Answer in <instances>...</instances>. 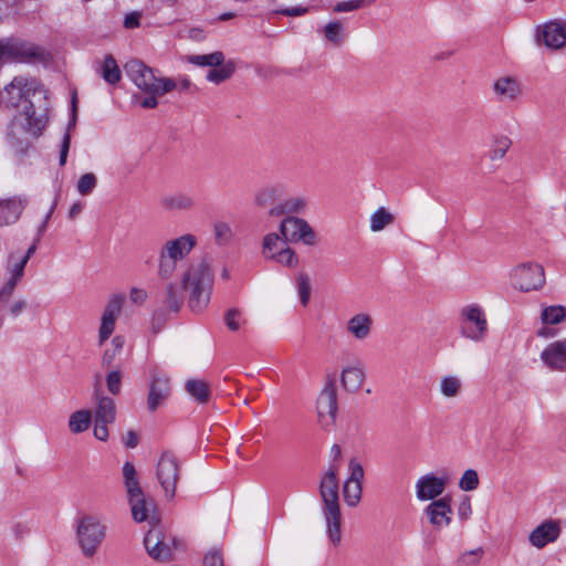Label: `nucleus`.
I'll list each match as a JSON object with an SVG mask.
<instances>
[{"instance_id": "nucleus-1", "label": "nucleus", "mask_w": 566, "mask_h": 566, "mask_svg": "<svg viewBox=\"0 0 566 566\" xmlns=\"http://www.w3.org/2000/svg\"><path fill=\"white\" fill-rule=\"evenodd\" d=\"M0 105L18 109L8 128V137L13 144H29L48 125L49 104L45 92L33 78L15 76L0 93Z\"/></svg>"}, {"instance_id": "nucleus-2", "label": "nucleus", "mask_w": 566, "mask_h": 566, "mask_svg": "<svg viewBox=\"0 0 566 566\" xmlns=\"http://www.w3.org/2000/svg\"><path fill=\"white\" fill-rule=\"evenodd\" d=\"M126 75L139 88L146 93V97L134 96L135 103L140 107L151 109L158 106V97L175 90L180 92L188 91L191 82L187 77H163L139 60H130L125 66Z\"/></svg>"}, {"instance_id": "nucleus-3", "label": "nucleus", "mask_w": 566, "mask_h": 566, "mask_svg": "<svg viewBox=\"0 0 566 566\" xmlns=\"http://www.w3.org/2000/svg\"><path fill=\"white\" fill-rule=\"evenodd\" d=\"M182 289L188 293V306L193 313H202L211 297L213 277L205 262L190 264L181 276Z\"/></svg>"}, {"instance_id": "nucleus-4", "label": "nucleus", "mask_w": 566, "mask_h": 566, "mask_svg": "<svg viewBox=\"0 0 566 566\" xmlns=\"http://www.w3.org/2000/svg\"><path fill=\"white\" fill-rule=\"evenodd\" d=\"M338 465L331 464L319 485V493L324 503L323 513L326 521L327 534L334 545L342 539L340 510L338 504V481L336 478Z\"/></svg>"}, {"instance_id": "nucleus-5", "label": "nucleus", "mask_w": 566, "mask_h": 566, "mask_svg": "<svg viewBox=\"0 0 566 566\" xmlns=\"http://www.w3.org/2000/svg\"><path fill=\"white\" fill-rule=\"evenodd\" d=\"M198 240L191 233L166 240L158 252V276L170 279L177 271L179 262L184 261L196 248Z\"/></svg>"}, {"instance_id": "nucleus-6", "label": "nucleus", "mask_w": 566, "mask_h": 566, "mask_svg": "<svg viewBox=\"0 0 566 566\" xmlns=\"http://www.w3.org/2000/svg\"><path fill=\"white\" fill-rule=\"evenodd\" d=\"M106 536V526L95 515H83L76 521V538L85 557H93Z\"/></svg>"}, {"instance_id": "nucleus-7", "label": "nucleus", "mask_w": 566, "mask_h": 566, "mask_svg": "<svg viewBox=\"0 0 566 566\" xmlns=\"http://www.w3.org/2000/svg\"><path fill=\"white\" fill-rule=\"evenodd\" d=\"M459 333L462 337L475 343L483 342L489 333L485 310L476 304L464 305L459 314Z\"/></svg>"}, {"instance_id": "nucleus-8", "label": "nucleus", "mask_w": 566, "mask_h": 566, "mask_svg": "<svg viewBox=\"0 0 566 566\" xmlns=\"http://www.w3.org/2000/svg\"><path fill=\"white\" fill-rule=\"evenodd\" d=\"M46 56L44 49L19 38L0 39V62L31 63L44 61Z\"/></svg>"}, {"instance_id": "nucleus-9", "label": "nucleus", "mask_w": 566, "mask_h": 566, "mask_svg": "<svg viewBox=\"0 0 566 566\" xmlns=\"http://www.w3.org/2000/svg\"><path fill=\"white\" fill-rule=\"evenodd\" d=\"M287 243L281 232H269L262 239L261 253L266 260L294 269L298 264V258Z\"/></svg>"}, {"instance_id": "nucleus-10", "label": "nucleus", "mask_w": 566, "mask_h": 566, "mask_svg": "<svg viewBox=\"0 0 566 566\" xmlns=\"http://www.w3.org/2000/svg\"><path fill=\"white\" fill-rule=\"evenodd\" d=\"M279 230L287 242H302L308 247H313L317 243L315 230L303 218L287 216L281 221Z\"/></svg>"}, {"instance_id": "nucleus-11", "label": "nucleus", "mask_w": 566, "mask_h": 566, "mask_svg": "<svg viewBox=\"0 0 566 566\" xmlns=\"http://www.w3.org/2000/svg\"><path fill=\"white\" fill-rule=\"evenodd\" d=\"M156 476L167 500L176 495V486L180 478L179 462L171 452H164L157 462Z\"/></svg>"}, {"instance_id": "nucleus-12", "label": "nucleus", "mask_w": 566, "mask_h": 566, "mask_svg": "<svg viewBox=\"0 0 566 566\" xmlns=\"http://www.w3.org/2000/svg\"><path fill=\"white\" fill-rule=\"evenodd\" d=\"M511 280L516 290L522 292L537 291L545 283L544 269L535 263L520 264L512 270Z\"/></svg>"}, {"instance_id": "nucleus-13", "label": "nucleus", "mask_w": 566, "mask_h": 566, "mask_svg": "<svg viewBox=\"0 0 566 566\" xmlns=\"http://www.w3.org/2000/svg\"><path fill=\"white\" fill-rule=\"evenodd\" d=\"M449 480L447 473L438 475L434 472H428L420 475L415 482L416 499L420 502H433L441 499Z\"/></svg>"}, {"instance_id": "nucleus-14", "label": "nucleus", "mask_w": 566, "mask_h": 566, "mask_svg": "<svg viewBox=\"0 0 566 566\" xmlns=\"http://www.w3.org/2000/svg\"><path fill=\"white\" fill-rule=\"evenodd\" d=\"M144 545L153 559L167 563L172 558V548L176 545V541L160 528L153 527L147 532Z\"/></svg>"}, {"instance_id": "nucleus-15", "label": "nucleus", "mask_w": 566, "mask_h": 566, "mask_svg": "<svg viewBox=\"0 0 566 566\" xmlns=\"http://www.w3.org/2000/svg\"><path fill=\"white\" fill-rule=\"evenodd\" d=\"M316 409L319 424L324 429L333 427L337 413L336 386L333 380H329L319 392Z\"/></svg>"}, {"instance_id": "nucleus-16", "label": "nucleus", "mask_w": 566, "mask_h": 566, "mask_svg": "<svg viewBox=\"0 0 566 566\" xmlns=\"http://www.w3.org/2000/svg\"><path fill=\"white\" fill-rule=\"evenodd\" d=\"M422 515L436 531L449 527L453 521L451 497L442 496L437 501L430 502L424 506Z\"/></svg>"}, {"instance_id": "nucleus-17", "label": "nucleus", "mask_w": 566, "mask_h": 566, "mask_svg": "<svg viewBox=\"0 0 566 566\" xmlns=\"http://www.w3.org/2000/svg\"><path fill=\"white\" fill-rule=\"evenodd\" d=\"M537 41L546 48L559 51L566 48V20H551L537 28Z\"/></svg>"}, {"instance_id": "nucleus-18", "label": "nucleus", "mask_w": 566, "mask_h": 566, "mask_svg": "<svg viewBox=\"0 0 566 566\" xmlns=\"http://www.w3.org/2000/svg\"><path fill=\"white\" fill-rule=\"evenodd\" d=\"M492 93L500 103H513L523 95L521 81L513 75H501L492 83Z\"/></svg>"}, {"instance_id": "nucleus-19", "label": "nucleus", "mask_w": 566, "mask_h": 566, "mask_svg": "<svg viewBox=\"0 0 566 566\" xmlns=\"http://www.w3.org/2000/svg\"><path fill=\"white\" fill-rule=\"evenodd\" d=\"M124 296L123 295H113L103 312L102 318H101V326L98 329V344L103 345L109 336L113 334L115 329V324L117 321V317L122 313L123 304H124Z\"/></svg>"}, {"instance_id": "nucleus-20", "label": "nucleus", "mask_w": 566, "mask_h": 566, "mask_svg": "<svg viewBox=\"0 0 566 566\" xmlns=\"http://www.w3.org/2000/svg\"><path fill=\"white\" fill-rule=\"evenodd\" d=\"M25 265V261L20 258L18 252H12L8 255L6 262V271L9 276L3 286L0 289V300H10L15 286L24 275Z\"/></svg>"}, {"instance_id": "nucleus-21", "label": "nucleus", "mask_w": 566, "mask_h": 566, "mask_svg": "<svg viewBox=\"0 0 566 566\" xmlns=\"http://www.w3.org/2000/svg\"><path fill=\"white\" fill-rule=\"evenodd\" d=\"M349 476L344 484V499L347 505L356 506L361 499V481L364 479V469L361 464L352 459L348 464Z\"/></svg>"}, {"instance_id": "nucleus-22", "label": "nucleus", "mask_w": 566, "mask_h": 566, "mask_svg": "<svg viewBox=\"0 0 566 566\" xmlns=\"http://www.w3.org/2000/svg\"><path fill=\"white\" fill-rule=\"evenodd\" d=\"M562 527L558 521L546 520L538 524L528 535V543L537 549L555 543L560 536Z\"/></svg>"}, {"instance_id": "nucleus-23", "label": "nucleus", "mask_w": 566, "mask_h": 566, "mask_svg": "<svg viewBox=\"0 0 566 566\" xmlns=\"http://www.w3.org/2000/svg\"><path fill=\"white\" fill-rule=\"evenodd\" d=\"M374 319L369 313L358 312L345 323V332L356 342H364L371 336Z\"/></svg>"}, {"instance_id": "nucleus-24", "label": "nucleus", "mask_w": 566, "mask_h": 566, "mask_svg": "<svg viewBox=\"0 0 566 566\" xmlns=\"http://www.w3.org/2000/svg\"><path fill=\"white\" fill-rule=\"evenodd\" d=\"M541 360L551 370L566 369V338L549 343L541 353Z\"/></svg>"}, {"instance_id": "nucleus-25", "label": "nucleus", "mask_w": 566, "mask_h": 566, "mask_svg": "<svg viewBox=\"0 0 566 566\" xmlns=\"http://www.w3.org/2000/svg\"><path fill=\"white\" fill-rule=\"evenodd\" d=\"M366 379L365 369L359 361L344 366L340 371V386L347 392H357Z\"/></svg>"}, {"instance_id": "nucleus-26", "label": "nucleus", "mask_w": 566, "mask_h": 566, "mask_svg": "<svg viewBox=\"0 0 566 566\" xmlns=\"http://www.w3.org/2000/svg\"><path fill=\"white\" fill-rule=\"evenodd\" d=\"M169 384L170 379L166 375H154L147 397V407L150 411H155L168 398L170 394Z\"/></svg>"}, {"instance_id": "nucleus-27", "label": "nucleus", "mask_w": 566, "mask_h": 566, "mask_svg": "<svg viewBox=\"0 0 566 566\" xmlns=\"http://www.w3.org/2000/svg\"><path fill=\"white\" fill-rule=\"evenodd\" d=\"M94 421L113 423L116 417V405L114 399L105 396L99 389L93 394Z\"/></svg>"}, {"instance_id": "nucleus-28", "label": "nucleus", "mask_w": 566, "mask_h": 566, "mask_svg": "<svg viewBox=\"0 0 566 566\" xmlns=\"http://www.w3.org/2000/svg\"><path fill=\"white\" fill-rule=\"evenodd\" d=\"M308 207V199L304 196H293L285 198L271 207L268 211L271 217L293 216L303 213Z\"/></svg>"}, {"instance_id": "nucleus-29", "label": "nucleus", "mask_w": 566, "mask_h": 566, "mask_svg": "<svg viewBox=\"0 0 566 566\" xmlns=\"http://www.w3.org/2000/svg\"><path fill=\"white\" fill-rule=\"evenodd\" d=\"M27 205V199L13 197L0 200V226L15 222Z\"/></svg>"}, {"instance_id": "nucleus-30", "label": "nucleus", "mask_w": 566, "mask_h": 566, "mask_svg": "<svg viewBox=\"0 0 566 566\" xmlns=\"http://www.w3.org/2000/svg\"><path fill=\"white\" fill-rule=\"evenodd\" d=\"M161 207L168 211H188L193 209L196 201L186 192L165 195L160 200Z\"/></svg>"}, {"instance_id": "nucleus-31", "label": "nucleus", "mask_w": 566, "mask_h": 566, "mask_svg": "<svg viewBox=\"0 0 566 566\" xmlns=\"http://www.w3.org/2000/svg\"><path fill=\"white\" fill-rule=\"evenodd\" d=\"M285 193V187L280 184L269 185L260 189L254 198L255 205L260 208L273 207Z\"/></svg>"}, {"instance_id": "nucleus-32", "label": "nucleus", "mask_w": 566, "mask_h": 566, "mask_svg": "<svg viewBox=\"0 0 566 566\" xmlns=\"http://www.w3.org/2000/svg\"><path fill=\"white\" fill-rule=\"evenodd\" d=\"M395 214L386 207L377 208L369 217V230L380 232L395 223Z\"/></svg>"}, {"instance_id": "nucleus-33", "label": "nucleus", "mask_w": 566, "mask_h": 566, "mask_svg": "<svg viewBox=\"0 0 566 566\" xmlns=\"http://www.w3.org/2000/svg\"><path fill=\"white\" fill-rule=\"evenodd\" d=\"M187 394L198 403H207L211 391L209 385L202 379H188L185 384Z\"/></svg>"}, {"instance_id": "nucleus-34", "label": "nucleus", "mask_w": 566, "mask_h": 566, "mask_svg": "<svg viewBox=\"0 0 566 566\" xmlns=\"http://www.w3.org/2000/svg\"><path fill=\"white\" fill-rule=\"evenodd\" d=\"M133 520L137 523L149 520V512L154 507V503L148 501L143 494L140 497L128 501Z\"/></svg>"}, {"instance_id": "nucleus-35", "label": "nucleus", "mask_w": 566, "mask_h": 566, "mask_svg": "<svg viewBox=\"0 0 566 566\" xmlns=\"http://www.w3.org/2000/svg\"><path fill=\"white\" fill-rule=\"evenodd\" d=\"M92 423V412L86 409L77 410L71 413L69 418V429L72 433L86 431Z\"/></svg>"}, {"instance_id": "nucleus-36", "label": "nucleus", "mask_w": 566, "mask_h": 566, "mask_svg": "<svg viewBox=\"0 0 566 566\" xmlns=\"http://www.w3.org/2000/svg\"><path fill=\"white\" fill-rule=\"evenodd\" d=\"M462 390V380L455 375H446L439 382V391L446 398H455Z\"/></svg>"}, {"instance_id": "nucleus-37", "label": "nucleus", "mask_w": 566, "mask_h": 566, "mask_svg": "<svg viewBox=\"0 0 566 566\" xmlns=\"http://www.w3.org/2000/svg\"><path fill=\"white\" fill-rule=\"evenodd\" d=\"M182 305V295L176 283L166 286L164 306L167 311L178 312Z\"/></svg>"}, {"instance_id": "nucleus-38", "label": "nucleus", "mask_w": 566, "mask_h": 566, "mask_svg": "<svg viewBox=\"0 0 566 566\" xmlns=\"http://www.w3.org/2000/svg\"><path fill=\"white\" fill-rule=\"evenodd\" d=\"M125 345L124 336L116 335L109 346L105 349L102 356V366L108 368L113 365L115 358L122 353Z\"/></svg>"}, {"instance_id": "nucleus-39", "label": "nucleus", "mask_w": 566, "mask_h": 566, "mask_svg": "<svg viewBox=\"0 0 566 566\" xmlns=\"http://www.w3.org/2000/svg\"><path fill=\"white\" fill-rule=\"evenodd\" d=\"M541 321L546 325H556L566 321V307L562 305H552L543 308Z\"/></svg>"}, {"instance_id": "nucleus-40", "label": "nucleus", "mask_w": 566, "mask_h": 566, "mask_svg": "<svg viewBox=\"0 0 566 566\" xmlns=\"http://www.w3.org/2000/svg\"><path fill=\"white\" fill-rule=\"evenodd\" d=\"M187 61L198 66H219L224 62V55L217 51L210 54L188 55Z\"/></svg>"}, {"instance_id": "nucleus-41", "label": "nucleus", "mask_w": 566, "mask_h": 566, "mask_svg": "<svg viewBox=\"0 0 566 566\" xmlns=\"http://www.w3.org/2000/svg\"><path fill=\"white\" fill-rule=\"evenodd\" d=\"M511 146H512V140L507 136H504V135L496 136L494 138L491 149L489 151V158L492 161L503 159Z\"/></svg>"}, {"instance_id": "nucleus-42", "label": "nucleus", "mask_w": 566, "mask_h": 566, "mask_svg": "<svg viewBox=\"0 0 566 566\" xmlns=\"http://www.w3.org/2000/svg\"><path fill=\"white\" fill-rule=\"evenodd\" d=\"M76 122V99L73 97L72 101V118L70 120V124L67 126V129L65 134L63 135L62 144H61V150H60V165L64 166L67 159V154L71 145V135L70 129L74 127Z\"/></svg>"}, {"instance_id": "nucleus-43", "label": "nucleus", "mask_w": 566, "mask_h": 566, "mask_svg": "<svg viewBox=\"0 0 566 566\" xmlns=\"http://www.w3.org/2000/svg\"><path fill=\"white\" fill-rule=\"evenodd\" d=\"M102 76L109 84H116L120 80L119 67L113 56H106L102 65Z\"/></svg>"}, {"instance_id": "nucleus-44", "label": "nucleus", "mask_w": 566, "mask_h": 566, "mask_svg": "<svg viewBox=\"0 0 566 566\" xmlns=\"http://www.w3.org/2000/svg\"><path fill=\"white\" fill-rule=\"evenodd\" d=\"M296 291L301 304L305 307L311 298V280L307 273L300 272L296 276Z\"/></svg>"}, {"instance_id": "nucleus-45", "label": "nucleus", "mask_w": 566, "mask_h": 566, "mask_svg": "<svg viewBox=\"0 0 566 566\" xmlns=\"http://www.w3.org/2000/svg\"><path fill=\"white\" fill-rule=\"evenodd\" d=\"M324 36L327 41L339 46L344 41V27L339 21L329 22L324 27Z\"/></svg>"}, {"instance_id": "nucleus-46", "label": "nucleus", "mask_w": 566, "mask_h": 566, "mask_svg": "<svg viewBox=\"0 0 566 566\" xmlns=\"http://www.w3.org/2000/svg\"><path fill=\"white\" fill-rule=\"evenodd\" d=\"M213 235L217 244L224 245L233 239V231L231 226L226 221H217L213 224Z\"/></svg>"}, {"instance_id": "nucleus-47", "label": "nucleus", "mask_w": 566, "mask_h": 566, "mask_svg": "<svg viewBox=\"0 0 566 566\" xmlns=\"http://www.w3.org/2000/svg\"><path fill=\"white\" fill-rule=\"evenodd\" d=\"M234 72V64L232 62L222 63L218 69H212L207 74V80L214 84H219L229 78Z\"/></svg>"}, {"instance_id": "nucleus-48", "label": "nucleus", "mask_w": 566, "mask_h": 566, "mask_svg": "<svg viewBox=\"0 0 566 566\" xmlns=\"http://www.w3.org/2000/svg\"><path fill=\"white\" fill-rule=\"evenodd\" d=\"M97 185V178L93 172H86L80 177L76 182V190L81 196H87L93 192Z\"/></svg>"}, {"instance_id": "nucleus-49", "label": "nucleus", "mask_w": 566, "mask_h": 566, "mask_svg": "<svg viewBox=\"0 0 566 566\" xmlns=\"http://www.w3.org/2000/svg\"><path fill=\"white\" fill-rule=\"evenodd\" d=\"M480 483L478 472L473 469H468L463 472L459 481V488L462 491L471 492L478 489Z\"/></svg>"}, {"instance_id": "nucleus-50", "label": "nucleus", "mask_w": 566, "mask_h": 566, "mask_svg": "<svg viewBox=\"0 0 566 566\" xmlns=\"http://www.w3.org/2000/svg\"><path fill=\"white\" fill-rule=\"evenodd\" d=\"M106 386L111 394L117 395L120 391L122 374L119 369L111 370L106 376Z\"/></svg>"}, {"instance_id": "nucleus-51", "label": "nucleus", "mask_w": 566, "mask_h": 566, "mask_svg": "<svg viewBox=\"0 0 566 566\" xmlns=\"http://www.w3.org/2000/svg\"><path fill=\"white\" fill-rule=\"evenodd\" d=\"M228 328L232 332L238 331L241 327L242 318L241 313L237 308H231L226 313L224 317Z\"/></svg>"}, {"instance_id": "nucleus-52", "label": "nucleus", "mask_w": 566, "mask_h": 566, "mask_svg": "<svg viewBox=\"0 0 566 566\" xmlns=\"http://www.w3.org/2000/svg\"><path fill=\"white\" fill-rule=\"evenodd\" d=\"M458 518L461 522L468 521L472 515V504L470 497H463L457 509Z\"/></svg>"}, {"instance_id": "nucleus-53", "label": "nucleus", "mask_w": 566, "mask_h": 566, "mask_svg": "<svg viewBox=\"0 0 566 566\" xmlns=\"http://www.w3.org/2000/svg\"><path fill=\"white\" fill-rule=\"evenodd\" d=\"M127 499L128 501H132L133 499L140 497L144 493L143 489L139 485V481L137 480H130L124 482Z\"/></svg>"}, {"instance_id": "nucleus-54", "label": "nucleus", "mask_w": 566, "mask_h": 566, "mask_svg": "<svg viewBox=\"0 0 566 566\" xmlns=\"http://www.w3.org/2000/svg\"><path fill=\"white\" fill-rule=\"evenodd\" d=\"M202 566H224L221 552L216 548L209 551L203 557Z\"/></svg>"}, {"instance_id": "nucleus-55", "label": "nucleus", "mask_w": 566, "mask_h": 566, "mask_svg": "<svg viewBox=\"0 0 566 566\" xmlns=\"http://www.w3.org/2000/svg\"><path fill=\"white\" fill-rule=\"evenodd\" d=\"M482 549L476 548L469 552H465L460 557V563L464 566H474L479 563L481 558Z\"/></svg>"}, {"instance_id": "nucleus-56", "label": "nucleus", "mask_w": 566, "mask_h": 566, "mask_svg": "<svg viewBox=\"0 0 566 566\" xmlns=\"http://www.w3.org/2000/svg\"><path fill=\"white\" fill-rule=\"evenodd\" d=\"M108 424L107 422L94 421V437L101 441H106L108 439Z\"/></svg>"}, {"instance_id": "nucleus-57", "label": "nucleus", "mask_w": 566, "mask_h": 566, "mask_svg": "<svg viewBox=\"0 0 566 566\" xmlns=\"http://www.w3.org/2000/svg\"><path fill=\"white\" fill-rule=\"evenodd\" d=\"M147 292L144 289L133 287L129 292V300L137 305H142L147 300Z\"/></svg>"}, {"instance_id": "nucleus-58", "label": "nucleus", "mask_w": 566, "mask_h": 566, "mask_svg": "<svg viewBox=\"0 0 566 566\" xmlns=\"http://www.w3.org/2000/svg\"><path fill=\"white\" fill-rule=\"evenodd\" d=\"M139 19H140L139 12H130L124 19V27L126 29L137 28V27H139Z\"/></svg>"}, {"instance_id": "nucleus-59", "label": "nucleus", "mask_w": 566, "mask_h": 566, "mask_svg": "<svg viewBox=\"0 0 566 566\" xmlns=\"http://www.w3.org/2000/svg\"><path fill=\"white\" fill-rule=\"evenodd\" d=\"M123 479L125 481L137 480L136 469L133 463L125 462L123 465Z\"/></svg>"}, {"instance_id": "nucleus-60", "label": "nucleus", "mask_w": 566, "mask_h": 566, "mask_svg": "<svg viewBox=\"0 0 566 566\" xmlns=\"http://www.w3.org/2000/svg\"><path fill=\"white\" fill-rule=\"evenodd\" d=\"M164 325V317L160 313H156L150 322V329L154 334H157L160 332L161 327Z\"/></svg>"}, {"instance_id": "nucleus-61", "label": "nucleus", "mask_w": 566, "mask_h": 566, "mask_svg": "<svg viewBox=\"0 0 566 566\" xmlns=\"http://www.w3.org/2000/svg\"><path fill=\"white\" fill-rule=\"evenodd\" d=\"M329 458H331V461H332L331 464L338 465L337 462L342 458V449H340V447L338 444H333L332 446V448L329 450Z\"/></svg>"}, {"instance_id": "nucleus-62", "label": "nucleus", "mask_w": 566, "mask_h": 566, "mask_svg": "<svg viewBox=\"0 0 566 566\" xmlns=\"http://www.w3.org/2000/svg\"><path fill=\"white\" fill-rule=\"evenodd\" d=\"M12 533L17 538H22L28 533V527L24 523H15L12 526Z\"/></svg>"}, {"instance_id": "nucleus-63", "label": "nucleus", "mask_w": 566, "mask_h": 566, "mask_svg": "<svg viewBox=\"0 0 566 566\" xmlns=\"http://www.w3.org/2000/svg\"><path fill=\"white\" fill-rule=\"evenodd\" d=\"M138 439L135 432L129 431L124 438V443L128 448H135L137 446Z\"/></svg>"}, {"instance_id": "nucleus-64", "label": "nucleus", "mask_w": 566, "mask_h": 566, "mask_svg": "<svg viewBox=\"0 0 566 566\" xmlns=\"http://www.w3.org/2000/svg\"><path fill=\"white\" fill-rule=\"evenodd\" d=\"M83 210V205L81 202H75L72 205L69 211V217L71 219L76 218Z\"/></svg>"}]
</instances>
